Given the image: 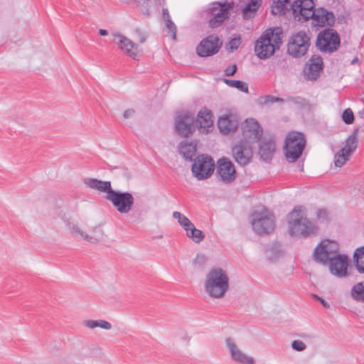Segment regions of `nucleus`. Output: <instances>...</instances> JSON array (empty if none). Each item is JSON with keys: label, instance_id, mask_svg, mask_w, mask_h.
Returning a JSON list of instances; mask_svg holds the SVG:
<instances>
[{"label": "nucleus", "instance_id": "f257e3e1", "mask_svg": "<svg viewBox=\"0 0 364 364\" xmlns=\"http://www.w3.org/2000/svg\"><path fill=\"white\" fill-rule=\"evenodd\" d=\"M289 232L295 237H306L314 235L318 231L317 226L306 217L305 208L297 205L288 215Z\"/></svg>", "mask_w": 364, "mask_h": 364}, {"label": "nucleus", "instance_id": "f03ea898", "mask_svg": "<svg viewBox=\"0 0 364 364\" xmlns=\"http://www.w3.org/2000/svg\"><path fill=\"white\" fill-rule=\"evenodd\" d=\"M283 31L281 27L266 29L256 41L255 52L260 59H267L273 55L282 46Z\"/></svg>", "mask_w": 364, "mask_h": 364}, {"label": "nucleus", "instance_id": "7ed1b4c3", "mask_svg": "<svg viewBox=\"0 0 364 364\" xmlns=\"http://www.w3.org/2000/svg\"><path fill=\"white\" fill-rule=\"evenodd\" d=\"M229 289V278L221 268H213L206 276L205 289L213 298L223 297Z\"/></svg>", "mask_w": 364, "mask_h": 364}, {"label": "nucleus", "instance_id": "20e7f679", "mask_svg": "<svg viewBox=\"0 0 364 364\" xmlns=\"http://www.w3.org/2000/svg\"><path fill=\"white\" fill-rule=\"evenodd\" d=\"M311 46V38L304 31L291 33L287 45V53L294 58L304 56Z\"/></svg>", "mask_w": 364, "mask_h": 364}, {"label": "nucleus", "instance_id": "39448f33", "mask_svg": "<svg viewBox=\"0 0 364 364\" xmlns=\"http://www.w3.org/2000/svg\"><path fill=\"white\" fill-rule=\"evenodd\" d=\"M306 146L304 135L298 132H290L285 139L284 155L289 162L296 161L301 156Z\"/></svg>", "mask_w": 364, "mask_h": 364}, {"label": "nucleus", "instance_id": "423d86ee", "mask_svg": "<svg viewBox=\"0 0 364 364\" xmlns=\"http://www.w3.org/2000/svg\"><path fill=\"white\" fill-rule=\"evenodd\" d=\"M253 230L259 235H267L274 229L273 215L264 207L250 214Z\"/></svg>", "mask_w": 364, "mask_h": 364}, {"label": "nucleus", "instance_id": "0eeeda50", "mask_svg": "<svg viewBox=\"0 0 364 364\" xmlns=\"http://www.w3.org/2000/svg\"><path fill=\"white\" fill-rule=\"evenodd\" d=\"M341 46V38L338 32L333 28L321 31L316 37V47L323 53H332L337 51Z\"/></svg>", "mask_w": 364, "mask_h": 364}, {"label": "nucleus", "instance_id": "6e6552de", "mask_svg": "<svg viewBox=\"0 0 364 364\" xmlns=\"http://www.w3.org/2000/svg\"><path fill=\"white\" fill-rule=\"evenodd\" d=\"M235 6L232 0H225L224 2L215 1L210 4L208 12L212 17L208 21V25L210 28H215L221 26L223 22L228 19L230 16V11Z\"/></svg>", "mask_w": 364, "mask_h": 364}, {"label": "nucleus", "instance_id": "1a4fd4ad", "mask_svg": "<svg viewBox=\"0 0 364 364\" xmlns=\"http://www.w3.org/2000/svg\"><path fill=\"white\" fill-rule=\"evenodd\" d=\"M215 170V162L211 156L205 154L198 156L193 161L191 171L198 180H203L211 176Z\"/></svg>", "mask_w": 364, "mask_h": 364}, {"label": "nucleus", "instance_id": "9d476101", "mask_svg": "<svg viewBox=\"0 0 364 364\" xmlns=\"http://www.w3.org/2000/svg\"><path fill=\"white\" fill-rule=\"evenodd\" d=\"M106 198L111 201L113 206L121 214L128 213L134 205V198L129 192H121L112 190L110 195H107Z\"/></svg>", "mask_w": 364, "mask_h": 364}, {"label": "nucleus", "instance_id": "9b49d317", "mask_svg": "<svg viewBox=\"0 0 364 364\" xmlns=\"http://www.w3.org/2000/svg\"><path fill=\"white\" fill-rule=\"evenodd\" d=\"M338 252V247L336 242L323 240L315 247L313 259L318 264L327 265L331 258Z\"/></svg>", "mask_w": 364, "mask_h": 364}, {"label": "nucleus", "instance_id": "f8f14e48", "mask_svg": "<svg viewBox=\"0 0 364 364\" xmlns=\"http://www.w3.org/2000/svg\"><path fill=\"white\" fill-rule=\"evenodd\" d=\"M196 130L195 117L190 112L179 113L175 119V131L178 135L186 138Z\"/></svg>", "mask_w": 364, "mask_h": 364}, {"label": "nucleus", "instance_id": "ddd939ff", "mask_svg": "<svg viewBox=\"0 0 364 364\" xmlns=\"http://www.w3.org/2000/svg\"><path fill=\"white\" fill-rule=\"evenodd\" d=\"M223 45L222 40L217 35H209L203 38L196 47L200 57H208L216 54Z\"/></svg>", "mask_w": 364, "mask_h": 364}, {"label": "nucleus", "instance_id": "4468645a", "mask_svg": "<svg viewBox=\"0 0 364 364\" xmlns=\"http://www.w3.org/2000/svg\"><path fill=\"white\" fill-rule=\"evenodd\" d=\"M349 262L347 255L336 252L327 265L331 274L338 278H344L349 275L348 271Z\"/></svg>", "mask_w": 364, "mask_h": 364}, {"label": "nucleus", "instance_id": "2eb2a0df", "mask_svg": "<svg viewBox=\"0 0 364 364\" xmlns=\"http://www.w3.org/2000/svg\"><path fill=\"white\" fill-rule=\"evenodd\" d=\"M310 18L312 19V23L314 26L320 27L325 26L331 27L334 25L336 21L333 13L323 7L314 9V11L311 12V16H306L307 21Z\"/></svg>", "mask_w": 364, "mask_h": 364}, {"label": "nucleus", "instance_id": "dca6fc26", "mask_svg": "<svg viewBox=\"0 0 364 364\" xmlns=\"http://www.w3.org/2000/svg\"><path fill=\"white\" fill-rule=\"evenodd\" d=\"M232 154L235 161L241 166L248 164L252 158V150L250 143L240 141L232 149Z\"/></svg>", "mask_w": 364, "mask_h": 364}, {"label": "nucleus", "instance_id": "f3484780", "mask_svg": "<svg viewBox=\"0 0 364 364\" xmlns=\"http://www.w3.org/2000/svg\"><path fill=\"white\" fill-rule=\"evenodd\" d=\"M291 9L299 21L305 22L306 16H311L315 9L314 3L313 0H296L291 5Z\"/></svg>", "mask_w": 364, "mask_h": 364}, {"label": "nucleus", "instance_id": "a211bd4d", "mask_svg": "<svg viewBox=\"0 0 364 364\" xmlns=\"http://www.w3.org/2000/svg\"><path fill=\"white\" fill-rule=\"evenodd\" d=\"M323 69V62L321 56L313 55L306 63L304 67V73L306 79L316 80L319 77Z\"/></svg>", "mask_w": 364, "mask_h": 364}, {"label": "nucleus", "instance_id": "6ab92c4d", "mask_svg": "<svg viewBox=\"0 0 364 364\" xmlns=\"http://www.w3.org/2000/svg\"><path fill=\"white\" fill-rule=\"evenodd\" d=\"M217 174L220 180L230 183L236 178V171L234 164L228 159L222 158L218 161Z\"/></svg>", "mask_w": 364, "mask_h": 364}, {"label": "nucleus", "instance_id": "aec40b11", "mask_svg": "<svg viewBox=\"0 0 364 364\" xmlns=\"http://www.w3.org/2000/svg\"><path fill=\"white\" fill-rule=\"evenodd\" d=\"M114 41L118 46L119 48L124 53L131 57L133 60H138V46L130 39L120 33L112 34Z\"/></svg>", "mask_w": 364, "mask_h": 364}, {"label": "nucleus", "instance_id": "412c9836", "mask_svg": "<svg viewBox=\"0 0 364 364\" xmlns=\"http://www.w3.org/2000/svg\"><path fill=\"white\" fill-rule=\"evenodd\" d=\"M242 134L245 138L254 141L262 139L263 129L259 122L255 119H246L242 125Z\"/></svg>", "mask_w": 364, "mask_h": 364}, {"label": "nucleus", "instance_id": "4be33fe9", "mask_svg": "<svg viewBox=\"0 0 364 364\" xmlns=\"http://www.w3.org/2000/svg\"><path fill=\"white\" fill-rule=\"evenodd\" d=\"M196 127L203 133H208L213 125L212 112L206 108L198 112L195 120Z\"/></svg>", "mask_w": 364, "mask_h": 364}, {"label": "nucleus", "instance_id": "5701e85b", "mask_svg": "<svg viewBox=\"0 0 364 364\" xmlns=\"http://www.w3.org/2000/svg\"><path fill=\"white\" fill-rule=\"evenodd\" d=\"M225 343L233 360L240 364H255L254 359L242 353L230 338H226Z\"/></svg>", "mask_w": 364, "mask_h": 364}, {"label": "nucleus", "instance_id": "b1692460", "mask_svg": "<svg viewBox=\"0 0 364 364\" xmlns=\"http://www.w3.org/2000/svg\"><path fill=\"white\" fill-rule=\"evenodd\" d=\"M67 225L70 228L71 233L80 235L84 240L92 244H97L99 242V237L102 236L103 233L102 230L97 226L90 230V232L92 235H90L82 232L77 225L71 224V223L68 222Z\"/></svg>", "mask_w": 364, "mask_h": 364}, {"label": "nucleus", "instance_id": "393cba45", "mask_svg": "<svg viewBox=\"0 0 364 364\" xmlns=\"http://www.w3.org/2000/svg\"><path fill=\"white\" fill-rule=\"evenodd\" d=\"M275 140L271 137L261 141L259 146V155L264 161L270 160L275 151Z\"/></svg>", "mask_w": 364, "mask_h": 364}, {"label": "nucleus", "instance_id": "a878e982", "mask_svg": "<svg viewBox=\"0 0 364 364\" xmlns=\"http://www.w3.org/2000/svg\"><path fill=\"white\" fill-rule=\"evenodd\" d=\"M218 127L222 133L228 134L234 132L237 129L238 122L232 116L224 115L219 118Z\"/></svg>", "mask_w": 364, "mask_h": 364}, {"label": "nucleus", "instance_id": "bb28decb", "mask_svg": "<svg viewBox=\"0 0 364 364\" xmlns=\"http://www.w3.org/2000/svg\"><path fill=\"white\" fill-rule=\"evenodd\" d=\"M84 183L87 187L105 193L107 195H110L113 190L110 181H103L97 178H87L84 179Z\"/></svg>", "mask_w": 364, "mask_h": 364}, {"label": "nucleus", "instance_id": "cd10ccee", "mask_svg": "<svg viewBox=\"0 0 364 364\" xmlns=\"http://www.w3.org/2000/svg\"><path fill=\"white\" fill-rule=\"evenodd\" d=\"M178 152L186 160L192 161L196 153V143L186 141L180 142Z\"/></svg>", "mask_w": 364, "mask_h": 364}, {"label": "nucleus", "instance_id": "c85d7f7f", "mask_svg": "<svg viewBox=\"0 0 364 364\" xmlns=\"http://www.w3.org/2000/svg\"><path fill=\"white\" fill-rule=\"evenodd\" d=\"M359 129L356 128L353 130V132L350 134L346 140V145L343 148L348 151V153L353 154V152L356 149L358 144V134Z\"/></svg>", "mask_w": 364, "mask_h": 364}, {"label": "nucleus", "instance_id": "c756f323", "mask_svg": "<svg viewBox=\"0 0 364 364\" xmlns=\"http://www.w3.org/2000/svg\"><path fill=\"white\" fill-rule=\"evenodd\" d=\"M350 296L357 302L364 303V282H358L353 286Z\"/></svg>", "mask_w": 364, "mask_h": 364}, {"label": "nucleus", "instance_id": "7c9ffc66", "mask_svg": "<svg viewBox=\"0 0 364 364\" xmlns=\"http://www.w3.org/2000/svg\"><path fill=\"white\" fill-rule=\"evenodd\" d=\"M355 266L358 272L364 274V246L358 247L353 255Z\"/></svg>", "mask_w": 364, "mask_h": 364}, {"label": "nucleus", "instance_id": "2f4dec72", "mask_svg": "<svg viewBox=\"0 0 364 364\" xmlns=\"http://www.w3.org/2000/svg\"><path fill=\"white\" fill-rule=\"evenodd\" d=\"M186 236L191 238L196 243H199L205 238V234L200 230L196 228L193 224L186 230Z\"/></svg>", "mask_w": 364, "mask_h": 364}, {"label": "nucleus", "instance_id": "473e14b6", "mask_svg": "<svg viewBox=\"0 0 364 364\" xmlns=\"http://www.w3.org/2000/svg\"><path fill=\"white\" fill-rule=\"evenodd\" d=\"M83 325L91 329L100 327L103 329L109 330L112 328L111 323L105 320H85L83 321Z\"/></svg>", "mask_w": 364, "mask_h": 364}, {"label": "nucleus", "instance_id": "72a5a7b5", "mask_svg": "<svg viewBox=\"0 0 364 364\" xmlns=\"http://www.w3.org/2000/svg\"><path fill=\"white\" fill-rule=\"evenodd\" d=\"M346 149H341L336 155L334 159L335 166L337 167L343 166L348 160V157L350 155Z\"/></svg>", "mask_w": 364, "mask_h": 364}, {"label": "nucleus", "instance_id": "f704fd0d", "mask_svg": "<svg viewBox=\"0 0 364 364\" xmlns=\"http://www.w3.org/2000/svg\"><path fill=\"white\" fill-rule=\"evenodd\" d=\"M224 82L230 87H235L241 92L247 93L248 85L246 82L239 80L224 79Z\"/></svg>", "mask_w": 364, "mask_h": 364}, {"label": "nucleus", "instance_id": "c9c22d12", "mask_svg": "<svg viewBox=\"0 0 364 364\" xmlns=\"http://www.w3.org/2000/svg\"><path fill=\"white\" fill-rule=\"evenodd\" d=\"M173 218L178 220L185 231L193 224L186 216L178 211L173 213Z\"/></svg>", "mask_w": 364, "mask_h": 364}, {"label": "nucleus", "instance_id": "e433bc0d", "mask_svg": "<svg viewBox=\"0 0 364 364\" xmlns=\"http://www.w3.org/2000/svg\"><path fill=\"white\" fill-rule=\"evenodd\" d=\"M287 11V7L284 6L281 0H273L271 10V13L273 15L282 16L286 14Z\"/></svg>", "mask_w": 364, "mask_h": 364}, {"label": "nucleus", "instance_id": "4c0bfd02", "mask_svg": "<svg viewBox=\"0 0 364 364\" xmlns=\"http://www.w3.org/2000/svg\"><path fill=\"white\" fill-rule=\"evenodd\" d=\"M241 37L238 36L237 37L231 38L228 43L225 45V48L229 52H233L236 50L240 45L241 44Z\"/></svg>", "mask_w": 364, "mask_h": 364}, {"label": "nucleus", "instance_id": "58836bf2", "mask_svg": "<svg viewBox=\"0 0 364 364\" xmlns=\"http://www.w3.org/2000/svg\"><path fill=\"white\" fill-rule=\"evenodd\" d=\"M208 258L203 254H197L192 264L195 268H203L207 263Z\"/></svg>", "mask_w": 364, "mask_h": 364}, {"label": "nucleus", "instance_id": "ea45409f", "mask_svg": "<svg viewBox=\"0 0 364 364\" xmlns=\"http://www.w3.org/2000/svg\"><path fill=\"white\" fill-rule=\"evenodd\" d=\"M257 11L258 9H257V8L250 6V5L247 4L242 9V17L245 20L252 18L255 16Z\"/></svg>", "mask_w": 364, "mask_h": 364}, {"label": "nucleus", "instance_id": "a19ab883", "mask_svg": "<svg viewBox=\"0 0 364 364\" xmlns=\"http://www.w3.org/2000/svg\"><path fill=\"white\" fill-rule=\"evenodd\" d=\"M342 120L346 124H351L353 123L355 117L353 111L350 109H346L342 114Z\"/></svg>", "mask_w": 364, "mask_h": 364}, {"label": "nucleus", "instance_id": "79ce46f5", "mask_svg": "<svg viewBox=\"0 0 364 364\" xmlns=\"http://www.w3.org/2000/svg\"><path fill=\"white\" fill-rule=\"evenodd\" d=\"M269 252L267 257L271 261H274L277 259L281 255L282 251L277 247V245H274L267 250Z\"/></svg>", "mask_w": 364, "mask_h": 364}, {"label": "nucleus", "instance_id": "37998d69", "mask_svg": "<svg viewBox=\"0 0 364 364\" xmlns=\"http://www.w3.org/2000/svg\"><path fill=\"white\" fill-rule=\"evenodd\" d=\"M284 102L303 105L305 102V99L299 96H289L284 100Z\"/></svg>", "mask_w": 364, "mask_h": 364}, {"label": "nucleus", "instance_id": "c03bdc74", "mask_svg": "<svg viewBox=\"0 0 364 364\" xmlns=\"http://www.w3.org/2000/svg\"><path fill=\"white\" fill-rule=\"evenodd\" d=\"M166 26L167 29H168V31L171 33L172 38L173 39H176V26L174 24V23L171 20V18L166 20Z\"/></svg>", "mask_w": 364, "mask_h": 364}, {"label": "nucleus", "instance_id": "a18cd8bd", "mask_svg": "<svg viewBox=\"0 0 364 364\" xmlns=\"http://www.w3.org/2000/svg\"><path fill=\"white\" fill-rule=\"evenodd\" d=\"M291 348L296 351H302L306 349V344L299 340H295L291 343Z\"/></svg>", "mask_w": 364, "mask_h": 364}, {"label": "nucleus", "instance_id": "49530a36", "mask_svg": "<svg viewBox=\"0 0 364 364\" xmlns=\"http://www.w3.org/2000/svg\"><path fill=\"white\" fill-rule=\"evenodd\" d=\"M328 211L325 208H320L316 211V218L321 221L328 220Z\"/></svg>", "mask_w": 364, "mask_h": 364}, {"label": "nucleus", "instance_id": "de8ad7c7", "mask_svg": "<svg viewBox=\"0 0 364 364\" xmlns=\"http://www.w3.org/2000/svg\"><path fill=\"white\" fill-rule=\"evenodd\" d=\"M283 102H284V99L281 98V97H274V96H272V95H266L264 97V103Z\"/></svg>", "mask_w": 364, "mask_h": 364}, {"label": "nucleus", "instance_id": "09e8293b", "mask_svg": "<svg viewBox=\"0 0 364 364\" xmlns=\"http://www.w3.org/2000/svg\"><path fill=\"white\" fill-rule=\"evenodd\" d=\"M135 33L137 35L139 41L141 43H143L146 41V36L139 28H136Z\"/></svg>", "mask_w": 364, "mask_h": 364}, {"label": "nucleus", "instance_id": "8fccbe9b", "mask_svg": "<svg viewBox=\"0 0 364 364\" xmlns=\"http://www.w3.org/2000/svg\"><path fill=\"white\" fill-rule=\"evenodd\" d=\"M237 70V67L234 64L231 68H227L225 70L226 76H232L235 75Z\"/></svg>", "mask_w": 364, "mask_h": 364}, {"label": "nucleus", "instance_id": "3c124183", "mask_svg": "<svg viewBox=\"0 0 364 364\" xmlns=\"http://www.w3.org/2000/svg\"><path fill=\"white\" fill-rule=\"evenodd\" d=\"M314 297L318 300L321 304L322 306L325 308V309H329L330 308V304L326 301L323 299H322L321 297L318 296V295H316V294H314Z\"/></svg>", "mask_w": 364, "mask_h": 364}, {"label": "nucleus", "instance_id": "603ef678", "mask_svg": "<svg viewBox=\"0 0 364 364\" xmlns=\"http://www.w3.org/2000/svg\"><path fill=\"white\" fill-rule=\"evenodd\" d=\"M262 4V0H250L247 4L250 5V6H252L254 8H257V9H259Z\"/></svg>", "mask_w": 364, "mask_h": 364}, {"label": "nucleus", "instance_id": "864d4df0", "mask_svg": "<svg viewBox=\"0 0 364 364\" xmlns=\"http://www.w3.org/2000/svg\"><path fill=\"white\" fill-rule=\"evenodd\" d=\"M135 111L133 109H128L124 112L123 117L125 119H128L134 114Z\"/></svg>", "mask_w": 364, "mask_h": 364}, {"label": "nucleus", "instance_id": "5fc2aeb1", "mask_svg": "<svg viewBox=\"0 0 364 364\" xmlns=\"http://www.w3.org/2000/svg\"><path fill=\"white\" fill-rule=\"evenodd\" d=\"M281 1L284 4V6L287 7V11L291 9V5L292 4L290 0H281Z\"/></svg>", "mask_w": 364, "mask_h": 364}, {"label": "nucleus", "instance_id": "6e6d98bb", "mask_svg": "<svg viewBox=\"0 0 364 364\" xmlns=\"http://www.w3.org/2000/svg\"><path fill=\"white\" fill-rule=\"evenodd\" d=\"M163 16H164V20L166 21V19H169L171 18L170 17V15H169V13H168V11L167 9H163Z\"/></svg>", "mask_w": 364, "mask_h": 364}, {"label": "nucleus", "instance_id": "4d7b16f0", "mask_svg": "<svg viewBox=\"0 0 364 364\" xmlns=\"http://www.w3.org/2000/svg\"><path fill=\"white\" fill-rule=\"evenodd\" d=\"M98 32L99 34L102 36H106L108 35V31L105 29H100Z\"/></svg>", "mask_w": 364, "mask_h": 364}, {"label": "nucleus", "instance_id": "13d9d810", "mask_svg": "<svg viewBox=\"0 0 364 364\" xmlns=\"http://www.w3.org/2000/svg\"><path fill=\"white\" fill-rule=\"evenodd\" d=\"M358 59L357 58H355V59H353V60H352V62H351V64H353L354 63H356V61H358Z\"/></svg>", "mask_w": 364, "mask_h": 364}]
</instances>
